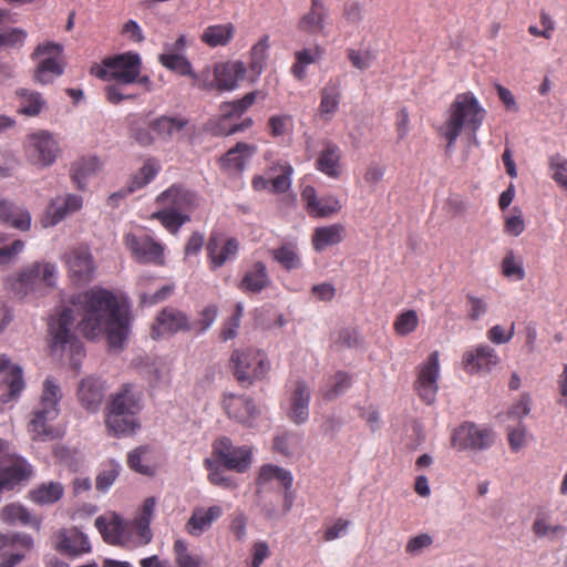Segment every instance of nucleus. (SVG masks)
Instances as JSON below:
<instances>
[{"label":"nucleus","instance_id":"f257e3e1","mask_svg":"<svg viewBox=\"0 0 567 567\" xmlns=\"http://www.w3.org/2000/svg\"><path fill=\"white\" fill-rule=\"evenodd\" d=\"M82 319L79 329L87 339L105 333L107 344L114 350L123 349L130 333V310L111 291L93 288L78 297Z\"/></svg>","mask_w":567,"mask_h":567},{"label":"nucleus","instance_id":"f03ea898","mask_svg":"<svg viewBox=\"0 0 567 567\" xmlns=\"http://www.w3.org/2000/svg\"><path fill=\"white\" fill-rule=\"evenodd\" d=\"M143 409L142 393L130 384H123L110 395L105 406V426L113 436H130L140 427L138 414Z\"/></svg>","mask_w":567,"mask_h":567},{"label":"nucleus","instance_id":"7ed1b4c3","mask_svg":"<svg viewBox=\"0 0 567 567\" xmlns=\"http://www.w3.org/2000/svg\"><path fill=\"white\" fill-rule=\"evenodd\" d=\"M485 116L486 110L472 92L456 94L449 107V117L441 127V134L447 141V146L455 144L464 128L476 134Z\"/></svg>","mask_w":567,"mask_h":567},{"label":"nucleus","instance_id":"20e7f679","mask_svg":"<svg viewBox=\"0 0 567 567\" xmlns=\"http://www.w3.org/2000/svg\"><path fill=\"white\" fill-rule=\"evenodd\" d=\"M60 388L53 380L47 379L43 383V392L39 406L29 422V432L33 440H49L58 436L51 421L59 415Z\"/></svg>","mask_w":567,"mask_h":567},{"label":"nucleus","instance_id":"39448f33","mask_svg":"<svg viewBox=\"0 0 567 567\" xmlns=\"http://www.w3.org/2000/svg\"><path fill=\"white\" fill-rule=\"evenodd\" d=\"M229 368L237 382L244 388H249L267 377L270 371V361L260 350L237 349L230 355Z\"/></svg>","mask_w":567,"mask_h":567},{"label":"nucleus","instance_id":"423d86ee","mask_svg":"<svg viewBox=\"0 0 567 567\" xmlns=\"http://www.w3.org/2000/svg\"><path fill=\"white\" fill-rule=\"evenodd\" d=\"M31 59L38 61L32 74L37 84H51L64 72L63 47L60 43L47 41L38 44L31 53Z\"/></svg>","mask_w":567,"mask_h":567},{"label":"nucleus","instance_id":"0eeeda50","mask_svg":"<svg viewBox=\"0 0 567 567\" xmlns=\"http://www.w3.org/2000/svg\"><path fill=\"white\" fill-rule=\"evenodd\" d=\"M141 71V55L133 51L105 58L102 68L96 69V71L92 69V73L97 78L105 81H115L117 84H133Z\"/></svg>","mask_w":567,"mask_h":567},{"label":"nucleus","instance_id":"6e6552de","mask_svg":"<svg viewBox=\"0 0 567 567\" xmlns=\"http://www.w3.org/2000/svg\"><path fill=\"white\" fill-rule=\"evenodd\" d=\"M23 150L27 159L38 167L51 166L60 154L58 141L45 130L28 134L23 142Z\"/></svg>","mask_w":567,"mask_h":567},{"label":"nucleus","instance_id":"1a4fd4ad","mask_svg":"<svg viewBox=\"0 0 567 567\" xmlns=\"http://www.w3.org/2000/svg\"><path fill=\"white\" fill-rule=\"evenodd\" d=\"M123 244L132 258L143 265L164 266L165 246L145 233H127Z\"/></svg>","mask_w":567,"mask_h":567},{"label":"nucleus","instance_id":"9d476101","mask_svg":"<svg viewBox=\"0 0 567 567\" xmlns=\"http://www.w3.org/2000/svg\"><path fill=\"white\" fill-rule=\"evenodd\" d=\"M213 457L227 470L245 473L251 465L252 452L250 447L234 445L230 439L221 436L213 444Z\"/></svg>","mask_w":567,"mask_h":567},{"label":"nucleus","instance_id":"9b49d317","mask_svg":"<svg viewBox=\"0 0 567 567\" xmlns=\"http://www.w3.org/2000/svg\"><path fill=\"white\" fill-rule=\"evenodd\" d=\"M495 441V433L487 426L472 422L458 425L451 435L452 447L458 451H483L489 449Z\"/></svg>","mask_w":567,"mask_h":567},{"label":"nucleus","instance_id":"f8f14e48","mask_svg":"<svg viewBox=\"0 0 567 567\" xmlns=\"http://www.w3.org/2000/svg\"><path fill=\"white\" fill-rule=\"evenodd\" d=\"M156 506V498L151 496L145 498L137 515L126 520L127 524V536H130V545L127 547H137L147 545L153 539V533L151 530V522L154 516Z\"/></svg>","mask_w":567,"mask_h":567},{"label":"nucleus","instance_id":"ddd939ff","mask_svg":"<svg viewBox=\"0 0 567 567\" xmlns=\"http://www.w3.org/2000/svg\"><path fill=\"white\" fill-rule=\"evenodd\" d=\"M203 81L212 84L200 90L233 91L238 86V82L244 80L247 73V66L243 61H228L218 63L214 68V80H209V73L203 72Z\"/></svg>","mask_w":567,"mask_h":567},{"label":"nucleus","instance_id":"4468645a","mask_svg":"<svg viewBox=\"0 0 567 567\" xmlns=\"http://www.w3.org/2000/svg\"><path fill=\"white\" fill-rule=\"evenodd\" d=\"M155 203L162 208L189 215L198 207V195L182 184H173L157 195Z\"/></svg>","mask_w":567,"mask_h":567},{"label":"nucleus","instance_id":"2eb2a0df","mask_svg":"<svg viewBox=\"0 0 567 567\" xmlns=\"http://www.w3.org/2000/svg\"><path fill=\"white\" fill-rule=\"evenodd\" d=\"M64 259L69 276L74 284L86 285L93 279L95 264L89 247H74L65 255Z\"/></svg>","mask_w":567,"mask_h":567},{"label":"nucleus","instance_id":"dca6fc26","mask_svg":"<svg viewBox=\"0 0 567 567\" xmlns=\"http://www.w3.org/2000/svg\"><path fill=\"white\" fill-rule=\"evenodd\" d=\"M190 329L192 323L186 313L174 307H165L156 316L151 336L153 339H158Z\"/></svg>","mask_w":567,"mask_h":567},{"label":"nucleus","instance_id":"f3484780","mask_svg":"<svg viewBox=\"0 0 567 567\" xmlns=\"http://www.w3.org/2000/svg\"><path fill=\"white\" fill-rule=\"evenodd\" d=\"M440 373L439 352H432L425 362L419 367L415 390L426 404L434 402L437 392Z\"/></svg>","mask_w":567,"mask_h":567},{"label":"nucleus","instance_id":"a211bd4d","mask_svg":"<svg viewBox=\"0 0 567 567\" xmlns=\"http://www.w3.org/2000/svg\"><path fill=\"white\" fill-rule=\"evenodd\" d=\"M206 250L209 269L216 270L237 257L239 241L234 237L214 233L209 236Z\"/></svg>","mask_w":567,"mask_h":567},{"label":"nucleus","instance_id":"6ab92c4d","mask_svg":"<svg viewBox=\"0 0 567 567\" xmlns=\"http://www.w3.org/2000/svg\"><path fill=\"white\" fill-rule=\"evenodd\" d=\"M56 279V267L51 262L35 261L23 268L19 274V285L24 289V293L32 290L38 285L53 287Z\"/></svg>","mask_w":567,"mask_h":567},{"label":"nucleus","instance_id":"aec40b11","mask_svg":"<svg viewBox=\"0 0 567 567\" xmlns=\"http://www.w3.org/2000/svg\"><path fill=\"white\" fill-rule=\"evenodd\" d=\"M73 311L70 308H64L56 319L50 322V332L53 336V344L64 347L70 344L71 350L75 354L83 353V346L71 332L73 326Z\"/></svg>","mask_w":567,"mask_h":567},{"label":"nucleus","instance_id":"412c9836","mask_svg":"<svg viewBox=\"0 0 567 567\" xmlns=\"http://www.w3.org/2000/svg\"><path fill=\"white\" fill-rule=\"evenodd\" d=\"M499 358L492 347L478 344L475 348L464 352L462 364L467 373L488 372L497 365Z\"/></svg>","mask_w":567,"mask_h":567},{"label":"nucleus","instance_id":"4be33fe9","mask_svg":"<svg viewBox=\"0 0 567 567\" xmlns=\"http://www.w3.org/2000/svg\"><path fill=\"white\" fill-rule=\"evenodd\" d=\"M105 386L100 378L89 375L83 378L76 391L78 400L82 408L89 412H96L104 399Z\"/></svg>","mask_w":567,"mask_h":567},{"label":"nucleus","instance_id":"5701e85b","mask_svg":"<svg viewBox=\"0 0 567 567\" xmlns=\"http://www.w3.org/2000/svg\"><path fill=\"white\" fill-rule=\"evenodd\" d=\"M329 19V9L323 0H311L309 10L300 17L297 29L306 34H321Z\"/></svg>","mask_w":567,"mask_h":567},{"label":"nucleus","instance_id":"b1692460","mask_svg":"<svg viewBox=\"0 0 567 567\" xmlns=\"http://www.w3.org/2000/svg\"><path fill=\"white\" fill-rule=\"evenodd\" d=\"M342 151L333 142L326 141L315 162V167L326 176L338 179L343 172Z\"/></svg>","mask_w":567,"mask_h":567},{"label":"nucleus","instance_id":"393cba45","mask_svg":"<svg viewBox=\"0 0 567 567\" xmlns=\"http://www.w3.org/2000/svg\"><path fill=\"white\" fill-rule=\"evenodd\" d=\"M55 547L61 554L68 556H80L91 551L87 536L76 527L60 530Z\"/></svg>","mask_w":567,"mask_h":567},{"label":"nucleus","instance_id":"a878e982","mask_svg":"<svg viewBox=\"0 0 567 567\" xmlns=\"http://www.w3.org/2000/svg\"><path fill=\"white\" fill-rule=\"evenodd\" d=\"M95 526L103 536V539L114 546H128L130 536L126 532V520L113 514L110 519L100 516L95 519Z\"/></svg>","mask_w":567,"mask_h":567},{"label":"nucleus","instance_id":"bb28decb","mask_svg":"<svg viewBox=\"0 0 567 567\" xmlns=\"http://www.w3.org/2000/svg\"><path fill=\"white\" fill-rule=\"evenodd\" d=\"M310 390L305 381L293 383L289 396L288 416L296 424L305 423L309 417Z\"/></svg>","mask_w":567,"mask_h":567},{"label":"nucleus","instance_id":"cd10ccee","mask_svg":"<svg viewBox=\"0 0 567 567\" xmlns=\"http://www.w3.org/2000/svg\"><path fill=\"white\" fill-rule=\"evenodd\" d=\"M158 62L171 72L190 78L193 86L208 87L212 85L203 81L204 73L197 74L190 61L184 54H159Z\"/></svg>","mask_w":567,"mask_h":567},{"label":"nucleus","instance_id":"c85d7f7f","mask_svg":"<svg viewBox=\"0 0 567 567\" xmlns=\"http://www.w3.org/2000/svg\"><path fill=\"white\" fill-rule=\"evenodd\" d=\"M267 266L262 261H255L238 282V289L247 295L260 293L270 285Z\"/></svg>","mask_w":567,"mask_h":567},{"label":"nucleus","instance_id":"c756f323","mask_svg":"<svg viewBox=\"0 0 567 567\" xmlns=\"http://www.w3.org/2000/svg\"><path fill=\"white\" fill-rule=\"evenodd\" d=\"M32 475V466L22 457L13 454L11 460L0 470V492L10 488Z\"/></svg>","mask_w":567,"mask_h":567},{"label":"nucleus","instance_id":"7c9ffc66","mask_svg":"<svg viewBox=\"0 0 567 567\" xmlns=\"http://www.w3.org/2000/svg\"><path fill=\"white\" fill-rule=\"evenodd\" d=\"M224 408L229 417L243 424H250L258 413L254 401L244 395H226L224 399Z\"/></svg>","mask_w":567,"mask_h":567},{"label":"nucleus","instance_id":"2f4dec72","mask_svg":"<svg viewBox=\"0 0 567 567\" xmlns=\"http://www.w3.org/2000/svg\"><path fill=\"white\" fill-rule=\"evenodd\" d=\"M256 151L255 145L239 142L219 159L220 168L229 173H240Z\"/></svg>","mask_w":567,"mask_h":567},{"label":"nucleus","instance_id":"473e14b6","mask_svg":"<svg viewBox=\"0 0 567 567\" xmlns=\"http://www.w3.org/2000/svg\"><path fill=\"white\" fill-rule=\"evenodd\" d=\"M346 227L342 224H332L313 229L311 244L317 252H322L327 248L337 246L346 238Z\"/></svg>","mask_w":567,"mask_h":567},{"label":"nucleus","instance_id":"72a5a7b5","mask_svg":"<svg viewBox=\"0 0 567 567\" xmlns=\"http://www.w3.org/2000/svg\"><path fill=\"white\" fill-rule=\"evenodd\" d=\"M0 221L14 229L27 231L31 227V215L27 208L17 206L8 199H0Z\"/></svg>","mask_w":567,"mask_h":567},{"label":"nucleus","instance_id":"f704fd0d","mask_svg":"<svg viewBox=\"0 0 567 567\" xmlns=\"http://www.w3.org/2000/svg\"><path fill=\"white\" fill-rule=\"evenodd\" d=\"M342 96V78L333 76L321 90V101L319 112L321 115L330 120L337 112Z\"/></svg>","mask_w":567,"mask_h":567},{"label":"nucleus","instance_id":"c9c22d12","mask_svg":"<svg viewBox=\"0 0 567 567\" xmlns=\"http://www.w3.org/2000/svg\"><path fill=\"white\" fill-rule=\"evenodd\" d=\"M223 515L220 506L214 505L208 508H195L188 522L186 532L192 536H199L207 530L212 524Z\"/></svg>","mask_w":567,"mask_h":567},{"label":"nucleus","instance_id":"e433bc0d","mask_svg":"<svg viewBox=\"0 0 567 567\" xmlns=\"http://www.w3.org/2000/svg\"><path fill=\"white\" fill-rule=\"evenodd\" d=\"M270 49V37L269 34H264L259 38V40L250 48L248 53V66L252 74L251 82L257 81V79L261 75L264 70L267 66V61L269 56Z\"/></svg>","mask_w":567,"mask_h":567},{"label":"nucleus","instance_id":"4c0bfd02","mask_svg":"<svg viewBox=\"0 0 567 567\" xmlns=\"http://www.w3.org/2000/svg\"><path fill=\"white\" fill-rule=\"evenodd\" d=\"M272 482H277L285 489H290L292 476L290 472L279 466L272 464L262 465L256 478L257 494H260Z\"/></svg>","mask_w":567,"mask_h":567},{"label":"nucleus","instance_id":"58836bf2","mask_svg":"<svg viewBox=\"0 0 567 567\" xmlns=\"http://www.w3.org/2000/svg\"><path fill=\"white\" fill-rule=\"evenodd\" d=\"M257 95L258 92L252 91L239 100L221 103L219 107L220 115L216 130L227 127L226 122L228 120L240 117L255 103Z\"/></svg>","mask_w":567,"mask_h":567},{"label":"nucleus","instance_id":"ea45409f","mask_svg":"<svg viewBox=\"0 0 567 567\" xmlns=\"http://www.w3.org/2000/svg\"><path fill=\"white\" fill-rule=\"evenodd\" d=\"M101 167L102 164L96 156H83L72 164L71 178L76 187L83 190L87 179L94 176Z\"/></svg>","mask_w":567,"mask_h":567},{"label":"nucleus","instance_id":"a19ab883","mask_svg":"<svg viewBox=\"0 0 567 567\" xmlns=\"http://www.w3.org/2000/svg\"><path fill=\"white\" fill-rule=\"evenodd\" d=\"M0 518L3 523L9 525L20 524L37 529H39L41 525V520L33 516L27 507L16 503L6 505L0 512Z\"/></svg>","mask_w":567,"mask_h":567},{"label":"nucleus","instance_id":"79ce46f5","mask_svg":"<svg viewBox=\"0 0 567 567\" xmlns=\"http://www.w3.org/2000/svg\"><path fill=\"white\" fill-rule=\"evenodd\" d=\"M16 95L19 102L18 113L25 116H38L47 104L40 92L30 89L20 87Z\"/></svg>","mask_w":567,"mask_h":567},{"label":"nucleus","instance_id":"37998d69","mask_svg":"<svg viewBox=\"0 0 567 567\" xmlns=\"http://www.w3.org/2000/svg\"><path fill=\"white\" fill-rule=\"evenodd\" d=\"M270 255L272 259L287 271L300 269L302 266L298 245L296 243H284L279 247L271 249Z\"/></svg>","mask_w":567,"mask_h":567},{"label":"nucleus","instance_id":"c03bdc74","mask_svg":"<svg viewBox=\"0 0 567 567\" xmlns=\"http://www.w3.org/2000/svg\"><path fill=\"white\" fill-rule=\"evenodd\" d=\"M235 34L233 23L208 25L200 35V41L209 48L226 47Z\"/></svg>","mask_w":567,"mask_h":567},{"label":"nucleus","instance_id":"a18cd8bd","mask_svg":"<svg viewBox=\"0 0 567 567\" xmlns=\"http://www.w3.org/2000/svg\"><path fill=\"white\" fill-rule=\"evenodd\" d=\"M64 494L61 483H42L29 492V498L39 505L54 504L59 502Z\"/></svg>","mask_w":567,"mask_h":567},{"label":"nucleus","instance_id":"49530a36","mask_svg":"<svg viewBox=\"0 0 567 567\" xmlns=\"http://www.w3.org/2000/svg\"><path fill=\"white\" fill-rule=\"evenodd\" d=\"M323 54V49L320 45H315L312 49H302L295 52V62L291 65L292 75L302 81L306 75V66L318 62Z\"/></svg>","mask_w":567,"mask_h":567},{"label":"nucleus","instance_id":"de8ad7c7","mask_svg":"<svg viewBox=\"0 0 567 567\" xmlns=\"http://www.w3.org/2000/svg\"><path fill=\"white\" fill-rule=\"evenodd\" d=\"M161 165L155 158H148L143 166L135 173L127 184L128 193H133L150 184L159 173Z\"/></svg>","mask_w":567,"mask_h":567},{"label":"nucleus","instance_id":"09e8293b","mask_svg":"<svg viewBox=\"0 0 567 567\" xmlns=\"http://www.w3.org/2000/svg\"><path fill=\"white\" fill-rule=\"evenodd\" d=\"M152 218L158 220L162 226L172 235H176L181 227L190 220L188 214L181 212H172L162 208L152 214Z\"/></svg>","mask_w":567,"mask_h":567},{"label":"nucleus","instance_id":"8fccbe9b","mask_svg":"<svg viewBox=\"0 0 567 567\" xmlns=\"http://www.w3.org/2000/svg\"><path fill=\"white\" fill-rule=\"evenodd\" d=\"M188 124V120L183 116H161L152 122V128L158 135L172 137L182 132Z\"/></svg>","mask_w":567,"mask_h":567},{"label":"nucleus","instance_id":"3c124183","mask_svg":"<svg viewBox=\"0 0 567 567\" xmlns=\"http://www.w3.org/2000/svg\"><path fill=\"white\" fill-rule=\"evenodd\" d=\"M351 385V375L347 372L338 371L326 382L320 392L326 400H333L350 389Z\"/></svg>","mask_w":567,"mask_h":567},{"label":"nucleus","instance_id":"603ef678","mask_svg":"<svg viewBox=\"0 0 567 567\" xmlns=\"http://www.w3.org/2000/svg\"><path fill=\"white\" fill-rule=\"evenodd\" d=\"M174 560L177 567H202L203 559L190 551L188 544L183 539H176L173 545Z\"/></svg>","mask_w":567,"mask_h":567},{"label":"nucleus","instance_id":"864d4df0","mask_svg":"<svg viewBox=\"0 0 567 567\" xmlns=\"http://www.w3.org/2000/svg\"><path fill=\"white\" fill-rule=\"evenodd\" d=\"M279 174L270 178V193L282 194L286 193L291 185V175L293 173L292 166L288 162L279 161L272 167Z\"/></svg>","mask_w":567,"mask_h":567},{"label":"nucleus","instance_id":"5fc2aeb1","mask_svg":"<svg viewBox=\"0 0 567 567\" xmlns=\"http://www.w3.org/2000/svg\"><path fill=\"white\" fill-rule=\"evenodd\" d=\"M24 243L20 239L10 240V236L0 233V266L10 264L23 250Z\"/></svg>","mask_w":567,"mask_h":567},{"label":"nucleus","instance_id":"6e6d98bb","mask_svg":"<svg viewBox=\"0 0 567 567\" xmlns=\"http://www.w3.org/2000/svg\"><path fill=\"white\" fill-rule=\"evenodd\" d=\"M419 317L415 310H405L396 316L393 329L398 336H408L416 330Z\"/></svg>","mask_w":567,"mask_h":567},{"label":"nucleus","instance_id":"4d7b16f0","mask_svg":"<svg viewBox=\"0 0 567 567\" xmlns=\"http://www.w3.org/2000/svg\"><path fill=\"white\" fill-rule=\"evenodd\" d=\"M83 200L79 195L69 194L64 200L63 205L55 207V203L52 204V224H56L61 221L68 214L74 213L82 207Z\"/></svg>","mask_w":567,"mask_h":567},{"label":"nucleus","instance_id":"13d9d810","mask_svg":"<svg viewBox=\"0 0 567 567\" xmlns=\"http://www.w3.org/2000/svg\"><path fill=\"white\" fill-rule=\"evenodd\" d=\"M533 532L538 537L555 538L564 532V528L560 525L554 524L549 516L542 513L537 515L533 524Z\"/></svg>","mask_w":567,"mask_h":567},{"label":"nucleus","instance_id":"bf43d9fd","mask_svg":"<svg viewBox=\"0 0 567 567\" xmlns=\"http://www.w3.org/2000/svg\"><path fill=\"white\" fill-rule=\"evenodd\" d=\"M293 118L288 114L271 115L267 122L268 134L272 137H280L291 131Z\"/></svg>","mask_w":567,"mask_h":567},{"label":"nucleus","instance_id":"052dcab7","mask_svg":"<svg viewBox=\"0 0 567 567\" xmlns=\"http://www.w3.org/2000/svg\"><path fill=\"white\" fill-rule=\"evenodd\" d=\"M33 546V539L27 534H0V551L7 548L28 551Z\"/></svg>","mask_w":567,"mask_h":567},{"label":"nucleus","instance_id":"680f3d73","mask_svg":"<svg viewBox=\"0 0 567 567\" xmlns=\"http://www.w3.org/2000/svg\"><path fill=\"white\" fill-rule=\"evenodd\" d=\"M341 209L340 202L334 196L319 197L309 213L313 217H328Z\"/></svg>","mask_w":567,"mask_h":567},{"label":"nucleus","instance_id":"e2e57ef3","mask_svg":"<svg viewBox=\"0 0 567 567\" xmlns=\"http://www.w3.org/2000/svg\"><path fill=\"white\" fill-rule=\"evenodd\" d=\"M549 175L560 186H567V161L561 154L549 157Z\"/></svg>","mask_w":567,"mask_h":567},{"label":"nucleus","instance_id":"0e129e2a","mask_svg":"<svg viewBox=\"0 0 567 567\" xmlns=\"http://www.w3.org/2000/svg\"><path fill=\"white\" fill-rule=\"evenodd\" d=\"M205 466L209 471L208 481L213 485L227 489H234L238 486L237 482L233 477L225 475V473L218 468H214L212 460H205Z\"/></svg>","mask_w":567,"mask_h":567},{"label":"nucleus","instance_id":"69168bd1","mask_svg":"<svg viewBox=\"0 0 567 567\" xmlns=\"http://www.w3.org/2000/svg\"><path fill=\"white\" fill-rule=\"evenodd\" d=\"M243 310H244V308H243L241 303H237L231 317L227 321H225L223 324V328L219 333L220 340L228 341V340L234 339L237 336V330L240 326Z\"/></svg>","mask_w":567,"mask_h":567},{"label":"nucleus","instance_id":"338daca9","mask_svg":"<svg viewBox=\"0 0 567 567\" xmlns=\"http://www.w3.org/2000/svg\"><path fill=\"white\" fill-rule=\"evenodd\" d=\"M120 465L116 463H109L104 466V468L96 476V488L101 492L107 491L111 485L116 481L120 474Z\"/></svg>","mask_w":567,"mask_h":567},{"label":"nucleus","instance_id":"774afa93","mask_svg":"<svg viewBox=\"0 0 567 567\" xmlns=\"http://www.w3.org/2000/svg\"><path fill=\"white\" fill-rule=\"evenodd\" d=\"M502 271L504 276L516 280H522L525 277L522 261L515 258L513 251H509L502 260Z\"/></svg>","mask_w":567,"mask_h":567}]
</instances>
